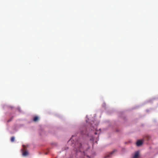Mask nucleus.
Wrapping results in <instances>:
<instances>
[{"label": "nucleus", "mask_w": 158, "mask_h": 158, "mask_svg": "<svg viewBox=\"0 0 158 158\" xmlns=\"http://www.w3.org/2000/svg\"><path fill=\"white\" fill-rule=\"evenodd\" d=\"M72 146L74 148V150L77 152L81 151L82 144L79 141L77 140L75 142V144H73Z\"/></svg>", "instance_id": "f257e3e1"}, {"label": "nucleus", "mask_w": 158, "mask_h": 158, "mask_svg": "<svg viewBox=\"0 0 158 158\" xmlns=\"http://www.w3.org/2000/svg\"><path fill=\"white\" fill-rule=\"evenodd\" d=\"M139 152L138 151H136L133 155L132 158H139Z\"/></svg>", "instance_id": "f03ea898"}, {"label": "nucleus", "mask_w": 158, "mask_h": 158, "mask_svg": "<svg viewBox=\"0 0 158 158\" xmlns=\"http://www.w3.org/2000/svg\"><path fill=\"white\" fill-rule=\"evenodd\" d=\"M143 142L140 140H138L136 142V145L138 146H140L142 144Z\"/></svg>", "instance_id": "7ed1b4c3"}, {"label": "nucleus", "mask_w": 158, "mask_h": 158, "mask_svg": "<svg viewBox=\"0 0 158 158\" xmlns=\"http://www.w3.org/2000/svg\"><path fill=\"white\" fill-rule=\"evenodd\" d=\"M28 152L27 151H25L23 152V155L24 156H27L28 155Z\"/></svg>", "instance_id": "20e7f679"}, {"label": "nucleus", "mask_w": 158, "mask_h": 158, "mask_svg": "<svg viewBox=\"0 0 158 158\" xmlns=\"http://www.w3.org/2000/svg\"><path fill=\"white\" fill-rule=\"evenodd\" d=\"M38 119L39 118L38 117L35 116L33 118V121L35 122H36L38 120Z\"/></svg>", "instance_id": "39448f33"}, {"label": "nucleus", "mask_w": 158, "mask_h": 158, "mask_svg": "<svg viewBox=\"0 0 158 158\" xmlns=\"http://www.w3.org/2000/svg\"><path fill=\"white\" fill-rule=\"evenodd\" d=\"M115 151H113L112 152H111L110 153V154L109 155H107V156H105V158H107V157H110V155L112 154L113 153H114V152Z\"/></svg>", "instance_id": "423d86ee"}, {"label": "nucleus", "mask_w": 158, "mask_h": 158, "mask_svg": "<svg viewBox=\"0 0 158 158\" xmlns=\"http://www.w3.org/2000/svg\"><path fill=\"white\" fill-rule=\"evenodd\" d=\"M15 138L14 136L12 137L11 138V142H14L15 141Z\"/></svg>", "instance_id": "0eeeda50"}, {"label": "nucleus", "mask_w": 158, "mask_h": 158, "mask_svg": "<svg viewBox=\"0 0 158 158\" xmlns=\"http://www.w3.org/2000/svg\"><path fill=\"white\" fill-rule=\"evenodd\" d=\"M81 134H86V131H82L81 132Z\"/></svg>", "instance_id": "6e6552de"}, {"label": "nucleus", "mask_w": 158, "mask_h": 158, "mask_svg": "<svg viewBox=\"0 0 158 158\" xmlns=\"http://www.w3.org/2000/svg\"><path fill=\"white\" fill-rule=\"evenodd\" d=\"M10 120H10V119L8 121V122H9Z\"/></svg>", "instance_id": "1a4fd4ad"}, {"label": "nucleus", "mask_w": 158, "mask_h": 158, "mask_svg": "<svg viewBox=\"0 0 158 158\" xmlns=\"http://www.w3.org/2000/svg\"><path fill=\"white\" fill-rule=\"evenodd\" d=\"M94 134L95 135H96L97 134V133L96 132H95Z\"/></svg>", "instance_id": "9d476101"}, {"label": "nucleus", "mask_w": 158, "mask_h": 158, "mask_svg": "<svg viewBox=\"0 0 158 158\" xmlns=\"http://www.w3.org/2000/svg\"><path fill=\"white\" fill-rule=\"evenodd\" d=\"M87 156V157H89L88 156Z\"/></svg>", "instance_id": "9b49d317"}]
</instances>
